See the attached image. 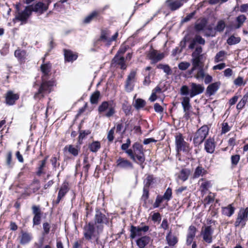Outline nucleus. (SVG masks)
I'll list each match as a JSON object with an SVG mask.
<instances>
[{
    "instance_id": "1",
    "label": "nucleus",
    "mask_w": 248,
    "mask_h": 248,
    "mask_svg": "<svg viewBox=\"0 0 248 248\" xmlns=\"http://www.w3.org/2000/svg\"><path fill=\"white\" fill-rule=\"evenodd\" d=\"M102 232H97L96 226L93 222L87 223L83 228V235L85 239L91 240L93 238H97Z\"/></svg>"
},
{
    "instance_id": "2",
    "label": "nucleus",
    "mask_w": 248,
    "mask_h": 248,
    "mask_svg": "<svg viewBox=\"0 0 248 248\" xmlns=\"http://www.w3.org/2000/svg\"><path fill=\"white\" fill-rule=\"evenodd\" d=\"M53 85V81H44V79L43 78L42 83L41 84L38 92L34 94V97L35 99H40L43 97L45 93H50L51 91V88Z\"/></svg>"
},
{
    "instance_id": "3",
    "label": "nucleus",
    "mask_w": 248,
    "mask_h": 248,
    "mask_svg": "<svg viewBox=\"0 0 248 248\" xmlns=\"http://www.w3.org/2000/svg\"><path fill=\"white\" fill-rule=\"evenodd\" d=\"M94 225L97 229V232H102L104 226L103 224H107L108 219L105 215L102 214L99 210H96L94 218Z\"/></svg>"
},
{
    "instance_id": "4",
    "label": "nucleus",
    "mask_w": 248,
    "mask_h": 248,
    "mask_svg": "<svg viewBox=\"0 0 248 248\" xmlns=\"http://www.w3.org/2000/svg\"><path fill=\"white\" fill-rule=\"evenodd\" d=\"M209 128L207 125H203L196 132L193 142L195 146H198L201 144L208 134Z\"/></svg>"
},
{
    "instance_id": "5",
    "label": "nucleus",
    "mask_w": 248,
    "mask_h": 248,
    "mask_svg": "<svg viewBox=\"0 0 248 248\" xmlns=\"http://www.w3.org/2000/svg\"><path fill=\"white\" fill-rule=\"evenodd\" d=\"M248 219V207L241 209L238 213L237 217L234 222L235 227H244Z\"/></svg>"
},
{
    "instance_id": "6",
    "label": "nucleus",
    "mask_w": 248,
    "mask_h": 248,
    "mask_svg": "<svg viewBox=\"0 0 248 248\" xmlns=\"http://www.w3.org/2000/svg\"><path fill=\"white\" fill-rule=\"evenodd\" d=\"M108 110L105 114L107 117L112 116L115 113L114 107L113 106V101H104L99 106L98 110L100 113L104 112L107 109Z\"/></svg>"
},
{
    "instance_id": "7",
    "label": "nucleus",
    "mask_w": 248,
    "mask_h": 248,
    "mask_svg": "<svg viewBox=\"0 0 248 248\" xmlns=\"http://www.w3.org/2000/svg\"><path fill=\"white\" fill-rule=\"evenodd\" d=\"M175 144L178 152L183 151L185 153H188L190 150L189 144L184 140L181 134L175 136Z\"/></svg>"
},
{
    "instance_id": "8",
    "label": "nucleus",
    "mask_w": 248,
    "mask_h": 248,
    "mask_svg": "<svg viewBox=\"0 0 248 248\" xmlns=\"http://www.w3.org/2000/svg\"><path fill=\"white\" fill-rule=\"evenodd\" d=\"M214 229L211 226L202 227L201 232V235L203 240L207 243L210 244L213 241V234Z\"/></svg>"
},
{
    "instance_id": "9",
    "label": "nucleus",
    "mask_w": 248,
    "mask_h": 248,
    "mask_svg": "<svg viewBox=\"0 0 248 248\" xmlns=\"http://www.w3.org/2000/svg\"><path fill=\"white\" fill-rule=\"evenodd\" d=\"M134 154L137 163L142 164L145 161V157L142 151V145L136 142L133 145Z\"/></svg>"
},
{
    "instance_id": "10",
    "label": "nucleus",
    "mask_w": 248,
    "mask_h": 248,
    "mask_svg": "<svg viewBox=\"0 0 248 248\" xmlns=\"http://www.w3.org/2000/svg\"><path fill=\"white\" fill-rule=\"evenodd\" d=\"M149 230V227L147 225L143 226H131L130 229V237L132 239L137 236H140L145 233Z\"/></svg>"
},
{
    "instance_id": "11",
    "label": "nucleus",
    "mask_w": 248,
    "mask_h": 248,
    "mask_svg": "<svg viewBox=\"0 0 248 248\" xmlns=\"http://www.w3.org/2000/svg\"><path fill=\"white\" fill-rule=\"evenodd\" d=\"M31 15V11L29 9V7L27 6L25 7L23 11L18 12L14 20L16 19L22 22L21 24H26Z\"/></svg>"
},
{
    "instance_id": "12",
    "label": "nucleus",
    "mask_w": 248,
    "mask_h": 248,
    "mask_svg": "<svg viewBox=\"0 0 248 248\" xmlns=\"http://www.w3.org/2000/svg\"><path fill=\"white\" fill-rule=\"evenodd\" d=\"M136 72L132 71L128 75L125 84V90L127 92H131L134 89V83L136 80Z\"/></svg>"
},
{
    "instance_id": "13",
    "label": "nucleus",
    "mask_w": 248,
    "mask_h": 248,
    "mask_svg": "<svg viewBox=\"0 0 248 248\" xmlns=\"http://www.w3.org/2000/svg\"><path fill=\"white\" fill-rule=\"evenodd\" d=\"M191 89L190 90L189 96L193 98L194 96L202 93L204 90L203 85L192 82L190 84Z\"/></svg>"
},
{
    "instance_id": "14",
    "label": "nucleus",
    "mask_w": 248,
    "mask_h": 248,
    "mask_svg": "<svg viewBox=\"0 0 248 248\" xmlns=\"http://www.w3.org/2000/svg\"><path fill=\"white\" fill-rule=\"evenodd\" d=\"M28 6L29 7L31 13L32 12H34L39 13L40 15L43 14L48 8V5H46L43 2L40 1Z\"/></svg>"
},
{
    "instance_id": "15",
    "label": "nucleus",
    "mask_w": 248,
    "mask_h": 248,
    "mask_svg": "<svg viewBox=\"0 0 248 248\" xmlns=\"http://www.w3.org/2000/svg\"><path fill=\"white\" fill-rule=\"evenodd\" d=\"M69 184L67 182L64 181L61 185L58 192V196L56 201V203L58 204L61 200L65 196L69 190Z\"/></svg>"
},
{
    "instance_id": "16",
    "label": "nucleus",
    "mask_w": 248,
    "mask_h": 248,
    "mask_svg": "<svg viewBox=\"0 0 248 248\" xmlns=\"http://www.w3.org/2000/svg\"><path fill=\"white\" fill-rule=\"evenodd\" d=\"M116 166L122 169H132L133 168L132 163L129 160L122 157H119L116 161Z\"/></svg>"
},
{
    "instance_id": "17",
    "label": "nucleus",
    "mask_w": 248,
    "mask_h": 248,
    "mask_svg": "<svg viewBox=\"0 0 248 248\" xmlns=\"http://www.w3.org/2000/svg\"><path fill=\"white\" fill-rule=\"evenodd\" d=\"M197 231V228L194 226L191 225L189 227L186 235V245L189 246L192 243L195 237Z\"/></svg>"
},
{
    "instance_id": "18",
    "label": "nucleus",
    "mask_w": 248,
    "mask_h": 248,
    "mask_svg": "<svg viewBox=\"0 0 248 248\" xmlns=\"http://www.w3.org/2000/svg\"><path fill=\"white\" fill-rule=\"evenodd\" d=\"M165 4L171 11H174L182 6L183 3L179 0H167Z\"/></svg>"
},
{
    "instance_id": "19",
    "label": "nucleus",
    "mask_w": 248,
    "mask_h": 248,
    "mask_svg": "<svg viewBox=\"0 0 248 248\" xmlns=\"http://www.w3.org/2000/svg\"><path fill=\"white\" fill-rule=\"evenodd\" d=\"M101 16L99 14V12L97 10L92 11L87 16H86L83 20L85 24L90 23L93 20H99L101 18Z\"/></svg>"
},
{
    "instance_id": "20",
    "label": "nucleus",
    "mask_w": 248,
    "mask_h": 248,
    "mask_svg": "<svg viewBox=\"0 0 248 248\" xmlns=\"http://www.w3.org/2000/svg\"><path fill=\"white\" fill-rule=\"evenodd\" d=\"M19 99L17 94L14 93L11 91H8L6 95V103L8 105H13L16 100Z\"/></svg>"
},
{
    "instance_id": "21",
    "label": "nucleus",
    "mask_w": 248,
    "mask_h": 248,
    "mask_svg": "<svg viewBox=\"0 0 248 248\" xmlns=\"http://www.w3.org/2000/svg\"><path fill=\"white\" fill-rule=\"evenodd\" d=\"M208 23V20L205 17L202 18L199 23H196L194 25V29L197 32L203 31L206 28Z\"/></svg>"
},
{
    "instance_id": "22",
    "label": "nucleus",
    "mask_w": 248,
    "mask_h": 248,
    "mask_svg": "<svg viewBox=\"0 0 248 248\" xmlns=\"http://www.w3.org/2000/svg\"><path fill=\"white\" fill-rule=\"evenodd\" d=\"M39 181L37 180H34L32 183L29 186V188L27 189L26 192L29 195L32 193L37 192L40 188Z\"/></svg>"
},
{
    "instance_id": "23",
    "label": "nucleus",
    "mask_w": 248,
    "mask_h": 248,
    "mask_svg": "<svg viewBox=\"0 0 248 248\" xmlns=\"http://www.w3.org/2000/svg\"><path fill=\"white\" fill-rule=\"evenodd\" d=\"M112 62L120 66L122 70H125L126 68V65L125 63V59L123 56H120L116 54L112 59Z\"/></svg>"
},
{
    "instance_id": "24",
    "label": "nucleus",
    "mask_w": 248,
    "mask_h": 248,
    "mask_svg": "<svg viewBox=\"0 0 248 248\" xmlns=\"http://www.w3.org/2000/svg\"><path fill=\"white\" fill-rule=\"evenodd\" d=\"M164 58V54L157 53V51L154 50L149 54V58L152 60L153 63H155L161 60Z\"/></svg>"
},
{
    "instance_id": "25",
    "label": "nucleus",
    "mask_w": 248,
    "mask_h": 248,
    "mask_svg": "<svg viewBox=\"0 0 248 248\" xmlns=\"http://www.w3.org/2000/svg\"><path fill=\"white\" fill-rule=\"evenodd\" d=\"M247 20V17L244 15H240L235 18L236 23L233 25L232 28L237 30L240 28Z\"/></svg>"
},
{
    "instance_id": "26",
    "label": "nucleus",
    "mask_w": 248,
    "mask_h": 248,
    "mask_svg": "<svg viewBox=\"0 0 248 248\" xmlns=\"http://www.w3.org/2000/svg\"><path fill=\"white\" fill-rule=\"evenodd\" d=\"M63 52L64 59L66 62H73L76 60L78 58V55L74 54L70 50L64 49Z\"/></svg>"
},
{
    "instance_id": "27",
    "label": "nucleus",
    "mask_w": 248,
    "mask_h": 248,
    "mask_svg": "<svg viewBox=\"0 0 248 248\" xmlns=\"http://www.w3.org/2000/svg\"><path fill=\"white\" fill-rule=\"evenodd\" d=\"M181 104L185 114H188L191 106L190 104V98L187 96L184 97L182 98Z\"/></svg>"
},
{
    "instance_id": "28",
    "label": "nucleus",
    "mask_w": 248,
    "mask_h": 248,
    "mask_svg": "<svg viewBox=\"0 0 248 248\" xmlns=\"http://www.w3.org/2000/svg\"><path fill=\"white\" fill-rule=\"evenodd\" d=\"M51 63L49 62L41 64L40 68L43 74V76H42V78L43 79L45 78V77H47L49 75L51 71Z\"/></svg>"
},
{
    "instance_id": "29",
    "label": "nucleus",
    "mask_w": 248,
    "mask_h": 248,
    "mask_svg": "<svg viewBox=\"0 0 248 248\" xmlns=\"http://www.w3.org/2000/svg\"><path fill=\"white\" fill-rule=\"evenodd\" d=\"M203 56L192 57L191 60L192 66L198 69L201 67H203L204 62L203 61Z\"/></svg>"
},
{
    "instance_id": "30",
    "label": "nucleus",
    "mask_w": 248,
    "mask_h": 248,
    "mask_svg": "<svg viewBox=\"0 0 248 248\" xmlns=\"http://www.w3.org/2000/svg\"><path fill=\"white\" fill-rule=\"evenodd\" d=\"M220 83L218 82L213 83L207 87L206 94L211 96L215 93L219 88Z\"/></svg>"
},
{
    "instance_id": "31",
    "label": "nucleus",
    "mask_w": 248,
    "mask_h": 248,
    "mask_svg": "<svg viewBox=\"0 0 248 248\" xmlns=\"http://www.w3.org/2000/svg\"><path fill=\"white\" fill-rule=\"evenodd\" d=\"M215 148V144L213 140L209 139L206 140L204 144V149L207 153H213L214 152Z\"/></svg>"
},
{
    "instance_id": "32",
    "label": "nucleus",
    "mask_w": 248,
    "mask_h": 248,
    "mask_svg": "<svg viewBox=\"0 0 248 248\" xmlns=\"http://www.w3.org/2000/svg\"><path fill=\"white\" fill-rule=\"evenodd\" d=\"M14 55L18 61L22 62L25 61L27 56V52L25 50L18 48L15 50Z\"/></svg>"
},
{
    "instance_id": "33",
    "label": "nucleus",
    "mask_w": 248,
    "mask_h": 248,
    "mask_svg": "<svg viewBox=\"0 0 248 248\" xmlns=\"http://www.w3.org/2000/svg\"><path fill=\"white\" fill-rule=\"evenodd\" d=\"M150 241V238L147 236L141 237L137 240V245L139 248H144L149 244Z\"/></svg>"
},
{
    "instance_id": "34",
    "label": "nucleus",
    "mask_w": 248,
    "mask_h": 248,
    "mask_svg": "<svg viewBox=\"0 0 248 248\" xmlns=\"http://www.w3.org/2000/svg\"><path fill=\"white\" fill-rule=\"evenodd\" d=\"M166 239L170 246H174L178 242L176 236L172 234L171 231H170L166 237Z\"/></svg>"
},
{
    "instance_id": "35",
    "label": "nucleus",
    "mask_w": 248,
    "mask_h": 248,
    "mask_svg": "<svg viewBox=\"0 0 248 248\" xmlns=\"http://www.w3.org/2000/svg\"><path fill=\"white\" fill-rule=\"evenodd\" d=\"M146 101L141 98L136 99L133 102V106L137 110L143 108L146 105Z\"/></svg>"
},
{
    "instance_id": "36",
    "label": "nucleus",
    "mask_w": 248,
    "mask_h": 248,
    "mask_svg": "<svg viewBox=\"0 0 248 248\" xmlns=\"http://www.w3.org/2000/svg\"><path fill=\"white\" fill-rule=\"evenodd\" d=\"M234 210L235 208L232 206V205L229 204L226 207L222 208V213L223 215L230 217L234 213Z\"/></svg>"
},
{
    "instance_id": "37",
    "label": "nucleus",
    "mask_w": 248,
    "mask_h": 248,
    "mask_svg": "<svg viewBox=\"0 0 248 248\" xmlns=\"http://www.w3.org/2000/svg\"><path fill=\"white\" fill-rule=\"evenodd\" d=\"M190 173V171L189 169H183L179 173L178 177L179 179L184 182L187 180Z\"/></svg>"
},
{
    "instance_id": "38",
    "label": "nucleus",
    "mask_w": 248,
    "mask_h": 248,
    "mask_svg": "<svg viewBox=\"0 0 248 248\" xmlns=\"http://www.w3.org/2000/svg\"><path fill=\"white\" fill-rule=\"evenodd\" d=\"M207 173V171L203 169L202 166H198L194 171L193 177L194 178H198L200 176H203Z\"/></svg>"
},
{
    "instance_id": "39",
    "label": "nucleus",
    "mask_w": 248,
    "mask_h": 248,
    "mask_svg": "<svg viewBox=\"0 0 248 248\" xmlns=\"http://www.w3.org/2000/svg\"><path fill=\"white\" fill-rule=\"evenodd\" d=\"M248 99V93L245 94L240 101L238 102V103L236 105V109L239 110V112L240 110L242 109L245 107L247 100Z\"/></svg>"
},
{
    "instance_id": "40",
    "label": "nucleus",
    "mask_w": 248,
    "mask_h": 248,
    "mask_svg": "<svg viewBox=\"0 0 248 248\" xmlns=\"http://www.w3.org/2000/svg\"><path fill=\"white\" fill-rule=\"evenodd\" d=\"M212 186L211 182L210 181H204L202 183L200 186V189L201 192L204 194H205L207 191L208 190L209 188Z\"/></svg>"
},
{
    "instance_id": "41",
    "label": "nucleus",
    "mask_w": 248,
    "mask_h": 248,
    "mask_svg": "<svg viewBox=\"0 0 248 248\" xmlns=\"http://www.w3.org/2000/svg\"><path fill=\"white\" fill-rule=\"evenodd\" d=\"M241 41V38L235 37L234 35H231L227 40V44L230 46L234 45L239 43Z\"/></svg>"
},
{
    "instance_id": "42",
    "label": "nucleus",
    "mask_w": 248,
    "mask_h": 248,
    "mask_svg": "<svg viewBox=\"0 0 248 248\" xmlns=\"http://www.w3.org/2000/svg\"><path fill=\"white\" fill-rule=\"evenodd\" d=\"M226 27V24L223 20H219L217 21L216 26L214 30L219 32H222Z\"/></svg>"
},
{
    "instance_id": "43",
    "label": "nucleus",
    "mask_w": 248,
    "mask_h": 248,
    "mask_svg": "<svg viewBox=\"0 0 248 248\" xmlns=\"http://www.w3.org/2000/svg\"><path fill=\"white\" fill-rule=\"evenodd\" d=\"M31 239V234L27 232H23L22 233L20 243L21 244H26L28 243Z\"/></svg>"
},
{
    "instance_id": "44",
    "label": "nucleus",
    "mask_w": 248,
    "mask_h": 248,
    "mask_svg": "<svg viewBox=\"0 0 248 248\" xmlns=\"http://www.w3.org/2000/svg\"><path fill=\"white\" fill-rule=\"evenodd\" d=\"M157 68L163 70L167 75H170L172 74V70L169 65L159 64L157 65Z\"/></svg>"
},
{
    "instance_id": "45",
    "label": "nucleus",
    "mask_w": 248,
    "mask_h": 248,
    "mask_svg": "<svg viewBox=\"0 0 248 248\" xmlns=\"http://www.w3.org/2000/svg\"><path fill=\"white\" fill-rule=\"evenodd\" d=\"M101 147L100 143L98 141L93 142L89 146L90 150L92 152L95 153Z\"/></svg>"
},
{
    "instance_id": "46",
    "label": "nucleus",
    "mask_w": 248,
    "mask_h": 248,
    "mask_svg": "<svg viewBox=\"0 0 248 248\" xmlns=\"http://www.w3.org/2000/svg\"><path fill=\"white\" fill-rule=\"evenodd\" d=\"M122 109L126 116L132 115V107L131 105L128 104L127 102L123 103L122 105Z\"/></svg>"
},
{
    "instance_id": "47",
    "label": "nucleus",
    "mask_w": 248,
    "mask_h": 248,
    "mask_svg": "<svg viewBox=\"0 0 248 248\" xmlns=\"http://www.w3.org/2000/svg\"><path fill=\"white\" fill-rule=\"evenodd\" d=\"M108 34L107 31L104 30L102 31L101 32V35L98 41L107 42V45L108 46L109 38H108Z\"/></svg>"
},
{
    "instance_id": "48",
    "label": "nucleus",
    "mask_w": 248,
    "mask_h": 248,
    "mask_svg": "<svg viewBox=\"0 0 248 248\" xmlns=\"http://www.w3.org/2000/svg\"><path fill=\"white\" fill-rule=\"evenodd\" d=\"M215 195L214 193L210 192L209 195L205 198L203 202L205 205L210 204L214 201Z\"/></svg>"
},
{
    "instance_id": "49",
    "label": "nucleus",
    "mask_w": 248,
    "mask_h": 248,
    "mask_svg": "<svg viewBox=\"0 0 248 248\" xmlns=\"http://www.w3.org/2000/svg\"><path fill=\"white\" fill-rule=\"evenodd\" d=\"M225 54L226 52L223 50L219 51L215 57V62L217 63L223 61Z\"/></svg>"
},
{
    "instance_id": "50",
    "label": "nucleus",
    "mask_w": 248,
    "mask_h": 248,
    "mask_svg": "<svg viewBox=\"0 0 248 248\" xmlns=\"http://www.w3.org/2000/svg\"><path fill=\"white\" fill-rule=\"evenodd\" d=\"M65 149H67L68 152L75 156L78 155L79 150L78 147H75L73 145H70L68 146L65 147Z\"/></svg>"
},
{
    "instance_id": "51",
    "label": "nucleus",
    "mask_w": 248,
    "mask_h": 248,
    "mask_svg": "<svg viewBox=\"0 0 248 248\" xmlns=\"http://www.w3.org/2000/svg\"><path fill=\"white\" fill-rule=\"evenodd\" d=\"M100 92L96 91L92 94L90 97V102L92 104H96L98 103Z\"/></svg>"
},
{
    "instance_id": "52",
    "label": "nucleus",
    "mask_w": 248,
    "mask_h": 248,
    "mask_svg": "<svg viewBox=\"0 0 248 248\" xmlns=\"http://www.w3.org/2000/svg\"><path fill=\"white\" fill-rule=\"evenodd\" d=\"M197 69L198 71L197 74L195 76V78L198 79H203L205 76L203 67L198 68Z\"/></svg>"
},
{
    "instance_id": "53",
    "label": "nucleus",
    "mask_w": 248,
    "mask_h": 248,
    "mask_svg": "<svg viewBox=\"0 0 248 248\" xmlns=\"http://www.w3.org/2000/svg\"><path fill=\"white\" fill-rule=\"evenodd\" d=\"M154 183V178L152 175H148L144 181V187L149 188Z\"/></svg>"
},
{
    "instance_id": "54",
    "label": "nucleus",
    "mask_w": 248,
    "mask_h": 248,
    "mask_svg": "<svg viewBox=\"0 0 248 248\" xmlns=\"http://www.w3.org/2000/svg\"><path fill=\"white\" fill-rule=\"evenodd\" d=\"M190 66V63L187 62H182L178 65V68L182 71H185Z\"/></svg>"
},
{
    "instance_id": "55",
    "label": "nucleus",
    "mask_w": 248,
    "mask_h": 248,
    "mask_svg": "<svg viewBox=\"0 0 248 248\" xmlns=\"http://www.w3.org/2000/svg\"><path fill=\"white\" fill-rule=\"evenodd\" d=\"M202 46H198L196 47L195 50L192 52L191 54L192 57L195 56H203V54H202Z\"/></svg>"
},
{
    "instance_id": "56",
    "label": "nucleus",
    "mask_w": 248,
    "mask_h": 248,
    "mask_svg": "<svg viewBox=\"0 0 248 248\" xmlns=\"http://www.w3.org/2000/svg\"><path fill=\"white\" fill-rule=\"evenodd\" d=\"M172 196V190L170 187L168 188L162 197L167 201H169Z\"/></svg>"
},
{
    "instance_id": "57",
    "label": "nucleus",
    "mask_w": 248,
    "mask_h": 248,
    "mask_svg": "<svg viewBox=\"0 0 248 248\" xmlns=\"http://www.w3.org/2000/svg\"><path fill=\"white\" fill-rule=\"evenodd\" d=\"M47 157H46L45 159L41 161V165H40L38 171L36 172V174L38 176H40L41 174L43 173V169L46 165V161Z\"/></svg>"
},
{
    "instance_id": "58",
    "label": "nucleus",
    "mask_w": 248,
    "mask_h": 248,
    "mask_svg": "<svg viewBox=\"0 0 248 248\" xmlns=\"http://www.w3.org/2000/svg\"><path fill=\"white\" fill-rule=\"evenodd\" d=\"M190 92L188 87L186 85H183L180 89V94L182 95H187L189 94Z\"/></svg>"
},
{
    "instance_id": "59",
    "label": "nucleus",
    "mask_w": 248,
    "mask_h": 248,
    "mask_svg": "<svg viewBox=\"0 0 248 248\" xmlns=\"http://www.w3.org/2000/svg\"><path fill=\"white\" fill-rule=\"evenodd\" d=\"M196 13V11H194L192 12V13L188 14L184 18H183L181 22L185 23V22H187L190 21L193 17V16L195 15Z\"/></svg>"
},
{
    "instance_id": "60",
    "label": "nucleus",
    "mask_w": 248,
    "mask_h": 248,
    "mask_svg": "<svg viewBox=\"0 0 248 248\" xmlns=\"http://www.w3.org/2000/svg\"><path fill=\"white\" fill-rule=\"evenodd\" d=\"M129 48V46L128 45L122 46L120 47L119 49L117 51L116 54L120 56V55H123L125 52L127 50V49Z\"/></svg>"
},
{
    "instance_id": "61",
    "label": "nucleus",
    "mask_w": 248,
    "mask_h": 248,
    "mask_svg": "<svg viewBox=\"0 0 248 248\" xmlns=\"http://www.w3.org/2000/svg\"><path fill=\"white\" fill-rule=\"evenodd\" d=\"M90 133L91 131L89 130H80L78 137L79 141L82 140L87 135L90 134Z\"/></svg>"
},
{
    "instance_id": "62",
    "label": "nucleus",
    "mask_w": 248,
    "mask_h": 248,
    "mask_svg": "<svg viewBox=\"0 0 248 248\" xmlns=\"http://www.w3.org/2000/svg\"><path fill=\"white\" fill-rule=\"evenodd\" d=\"M149 197V188L143 187V194L141 197V199L145 202Z\"/></svg>"
},
{
    "instance_id": "63",
    "label": "nucleus",
    "mask_w": 248,
    "mask_h": 248,
    "mask_svg": "<svg viewBox=\"0 0 248 248\" xmlns=\"http://www.w3.org/2000/svg\"><path fill=\"white\" fill-rule=\"evenodd\" d=\"M240 160V155H233L231 156V162L232 165L236 166Z\"/></svg>"
},
{
    "instance_id": "64",
    "label": "nucleus",
    "mask_w": 248,
    "mask_h": 248,
    "mask_svg": "<svg viewBox=\"0 0 248 248\" xmlns=\"http://www.w3.org/2000/svg\"><path fill=\"white\" fill-rule=\"evenodd\" d=\"M194 39L196 41L197 43L202 45H204L205 44V41L204 39L200 35H196L194 37Z\"/></svg>"
}]
</instances>
